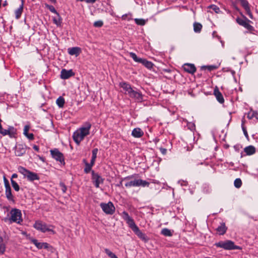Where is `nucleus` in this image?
<instances>
[{"instance_id":"1","label":"nucleus","mask_w":258,"mask_h":258,"mask_svg":"<svg viewBox=\"0 0 258 258\" xmlns=\"http://www.w3.org/2000/svg\"><path fill=\"white\" fill-rule=\"evenodd\" d=\"M121 218L126 222L129 227L134 233L142 240L145 242L148 241L149 238L145 234L143 233L136 224L134 219L130 216L125 211L120 214Z\"/></svg>"},{"instance_id":"2","label":"nucleus","mask_w":258,"mask_h":258,"mask_svg":"<svg viewBox=\"0 0 258 258\" xmlns=\"http://www.w3.org/2000/svg\"><path fill=\"white\" fill-rule=\"evenodd\" d=\"M91 127V124L86 122L74 133L73 138L77 145H79L85 137L89 135Z\"/></svg>"},{"instance_id":"3","label":"nucleus","mask_w":258,"mask_h":258,"mask_svg":"<svg viewBox=\"0 0 258 258\" xmlns=\"http://www.w3.org/2000/svg\"><path fill=\"white\" fill-rule=\"evenodd\" d=\"M11 217L10 218H6L4 219L6 222H9V224L16 223L21 224L23 221L22 218L21 211L18 209H13L10 211Z\"/></svg>"},{"instance_id":"4","label":"nucleus","mask_w":258,"mask_h":258,"mask_svg":"<svg viewBox=\"0 0 258 258\" xmlns=\"http://www.w3.org/2000/svg\"><path fill=\"white\" fill-rule=\"evenodd\" d=\"M18 169L19 172L24 176V177L27 178L29 181H33L39 179V177L37 173L33 172L22 166H19Z\"/></svg>"},{"instance_id":"5","label":"nucleus","mask_w":258,"mask_h":258,"mask_svg":"<svg viewBox=\"0 0 258 258\" xmlns=\"http://www.w3.org/2000/svg\"><path fill=\"white\" fill-rule=\"evenodd\" d=\"M119 86L122 88L121 91L123 92L125 95L130 96L140 97V94L136 89L132 88L130 84L125 82H121L119 84Z\"/></svg>"},{"instance_id":"6","label":"nucleus","mask_w":258,"mask_h":258,"mask_svg":"<svg viewBox=\"0 0 258 258\" xmlns=\"http://www.w3.org/2000/svg\"><path fill=\"white\" fill-rule=\"evenodd\" d=\"M33 226L36 229L39 230L43 233L47 231H50L53 234L55 233V231L50 228L51 227H53L52 225H47L46 224L41 221H36Z\"/></svg>"},{"instance_id":"7","label":"nucleus","mask_w":258,"mask_h":258,"mask_svg":"<svg viewBox=\"0 0 258 258\" xmlns=\"http://www.w3.org/2000/svg\"><path fill=\"white\" fill-rule=\"evenodd\" d=\"M215 245L226 250L240 249L239 246L235 245L234 243L231 240L221 241L216 243Z\"/></svg>"},{"instance_id":"8","label":"nucleus","mask_w":258,"mask_h":258,"mask_svg":"<svg viewBox=\"0 0 258 258\" xmlns=\"http://www.w3.org/2000/svg\"><path fill=\"white\" fill-rule=\"evenodd\" d=\"M130 56L137 62L141 63L148 69H151L154 64L146 59L138 57L135 53L131 52L129 53Z\"/></svg>"},{"instance_id":"9","label":"nucleus","mask_w":258,"mask_h":258,"mask_svg":"<svg viewBox=\"0 0 258 258\" xmlns=\"http://www.w3.org/2000/svg\"><path fill=\"white\" fill-rule=\"evenodd\" d=\"M100 206L102 211L107 215H112L115 210V207L111 202H109L107 203H101Z\"/></svg>"},{"instance_id":"10","label":"nucleus","mask_w":258,"mask_h":258,"mask_svg":"<svg viewBox=\"0 0 258 258\" xmlns=\"http://www.w3.org/2000/svg\"><path fill=\"white\" fill-rule=\"evenodd\" d=\"M51 155L53 159L58 161L60 164L64 165V160L63 154L57 149L50 150Z\"/></svg>"},{"instance_id":"11","label":"nucleus","mask_w":258,"mask_h":258,"mask_svg":"<svg viewBox=\"0 0 258 258\" xmlns=\"http://www.w3.org/2000/svg\"><path fill=\"white\" fill-rule=\"evenodd\" d=\"M243 17V19L238 18L236 19L237 22L240 25L243 26L246 29L249 31H252L253 30V28L252 26L249 24V22L250 21L248 20L245 16L242 15Z\"/></svg>"},{"instance_id":"12","label":"nucleus","mask_w":258,"mask_h":258,"mask_svg":"<svg viewBox=\"0 0 258 258\" xmlns=\"http://www.w3.org/2000/svg\"><path fill=\"white\" fill-rule=\"evenodd\" d=\"M239 2L242 7L244 9L246 14L248 15L249 18L251 19H253V15L251 12L249 3L246 0H236Z\"/></svg>"},{"instance_id":"13","label":"nucleus","mask_w":258,"mask_h":258,"mask_svg":"<svg viewBox=\"0 0 258 258\" xmlns=\"http://www.w3.org/2000/svg\"><path fill=\"white\" fill-rule=\"evenodd\" d=\"M26 151V146L23 144H18L15 147V155L17 156H21Z\"/></svg>"},{"instance_id":"14","label":"nucleus","mask_w":258,"mask_h":258,"mask_svg":"<svg viewBox=\"0 0 258 258\" xmlns=\"http://www.w3.org/2000/svg\"><path fill=\"white\" fill-rule=\"evenodd\" d=\"M75 73L73 72L72 70H67L66 69H62L60 72V78L62 79L66 80L70 78V77L74 76Z\"/></svg>"},{"instance_id":"15","label":"nucleus","mask_w":258,"mask_h":258,"mask_svg":"<svg viewBox=\"0 0 258 258\" xmlns=\"http://www.w3.org/2000/svg\"><path fill=\"white\" fill-rule=\"evenodd\" d=\"M92 180L96 187H99V184L102 183L103 180L102 178L97 173H95L94 171H92Z\"/></svg>"},{"instance_id":"16","label":"nucleus","mask_w":258,"mask_h":258,"mask_svg":"<svg viewBox=\"0 0 258 258\" xmlns=\"http://www.w3.org/2000/svg\"><path fill=\"white\" fill-rule=\"evenodd\" d=\"M183 69L184 71L191 74H194L196 71L195 66L191 63H185L183 66Z\"/></svg>"},{"instance_id":"17","label":"nucleus","mask_w":258,"mask_h":258,"mask_svg":"<svg viewBox=\"0 0 258 258\" xmlns=\"http://www.w3.org/2000/svg\"><path fill=\"white\" fill-rule=\"evenodd\" d=\"M227 229V228L225 225V223L222 222L220 223V225L216 228V231L219 233V234L223 235L226 233Z\"/></svg>"},{"instance_id":"18","label":"nucleus","mask_w":258,"mask_h":258,"mask_svg":"<svg viewBox=\"0 0 258 258\" xmlns=\"http://www.w3.org/2000/svg\"><path fill=\"white\" fill-rule=\"evenodd\" d=\"M81 48L78 47H74L68 49V52L71 55L78 56L81 53Z\"/></svg>"},{"instance_id":"19","label":"nucleus","mask_w":258,"mask_h":258,"mask_svg":"<svg viewBox=\"0 0 258 258\" xmlns=\"http://www.w3.org/2000/svg\"><path fill=\"white\" fill-rule=\"evenodd\" d=\"M143 135L144 132L140 128L138 127L134 128L132 132V135L135 138H141L143 136Z\"/></svg>"},{"instance_id":"20","label":"nucleus","mask_w":258,"mask_h":258,"mask_svg":"<svg viewBox=\"0 0 258 258\" xmlns=\"http://www.w3.org/2000/svg\"><path fill=\"white\" fill-rule=\"evenodd\" d=\"M5 194L8 200L10 201H14V197L12 194L11 186L5 187Z\"/></svg>"},{"instance_id":"21","label":"nucleus","mask_w":258,"mask_h":258,"mask_svg":"<svg viewBox=\"0 0 258 258\" xmlns=\"http://www.w3.org/2000/svg\"><path fill=\"white\" fill-rule=\"evenodd\" d=\"M244 151L247 155H251L255 153V148L253 146H249L245 147Z\"/></svg>"},{"instance_id":"22","label":"nucleus","mask_w":258,"mask_h":258,"mask_svg":"<svg viewBox=\"0 0 258 258\" xmlns=\"http://www.w3.org/2000/svg\"><path fill=\"white\" fill-rule=\"evenodd\" d=\"M16 131L13 126H9L8 130H6L7 135H9L11 138L14 137Z\"/></svg>"},{"instance_id":"23","label":"nucleus","mask_w":258,"mask_h":258,"mask_svg":"<svg viewBox=\"0 0 258 258\" xmlns=\"http://www.w3.org/2000/svg\"><path fill=\"white\" fill-rule=\"evenodd\" d=\"M23 4H22V5L20 6V7L15 11V17L17 19H19L23 12Z\"/></svg>"},{"instance_id":"24","label":"nucleus","mask_w":258,"mask_h":258,"mask_svg":"<svg viewBox=\"0 0 258 258\" xmlns=\"http://www.w3.org/2000/svg\"><path fill=\"white\" fill-rule=\"evenodd\" d=\"M138 179H135L132 181H130L129 182H127L125 184V186L127 187H130L132 186H138Z\"/></svg>"},{"instance_id":"25","label":"nucleus","mask_w":258,"mask_h":258,"mask_svg":"<svg viewBox=\"0 0 258 258\" xmlns=\"http://www.w3.org/2000/svg\"><path fill=\"white\" fill-rule=\"evenodd\" d=\"M98 150L97 148L94 149L92 151V158L91 160V162L92 164H94L95 162L96 159L97 158V154L98 153Z\"/></svg>"},{"instance_id":"26","label":"nucleus","mask_w":258,"mask_h":258,"mask_svg":"<svg viewBox=\"0 0 258 258\" xmlns=\"http://www.w3.org/2000/svg\"><path fill=\"white\" fill-rule=\"evenodd\" d=\"M161 234L165 236H172V232L168 228H164L162 229Z\"/></svg>"},{"instance_id":"27","label":"nucleus","mask_w":258,"mask_h":258,"mask_svg":"<svg viewBox=\"0 0 258 258\" xmlns=\"http://www.w3.org/2000/svg\"><path fill=\"white\" fill-rule=\"evenodd\" d=\"M53 23L57 26H60L61 24V19L59 14H57L56 17H53Z\"/></svg>"},{"instance_id":"28","label":"nucleus","mask_w":258,"mask_h":258,"mask_svg":"<svg viewBox=\"0 0 258 258\" xmlns=\"http://www.w3.org/2000/svg\"><path fill=\"white\" fill-rule=\"evenodd\" d=\"M202 28V25L199 23H195L194 24V30L195 32L199 33Z\"/></svg>"},{"instance_id":"29","label":"nucleus","mask_w":258,"mask_h":258,"mask_svg":"<svg viewBox=\"0 0 258 258\" xmlns=\"http://www.w3.org/2000/svg\"><path fill=\"white\" fill-rule=\"evenodd\" d=\"M64 103V98H57L56 101V103L59 108H62Z\"/></svg>"},{"instance_id":"30","label":"nucleus","mask_w":258,"mask_h":258,"mask_svg":"<svg viewBox=\"0 0 258 258\" xmlns=\"http://www.w3.org/2000/svg\"><path fill=\"white\" fill-rule=\"evenodd\" d=\"M94 165V164H92L91 162L89 163L88 162H85V168H84V172L86 173L90 172L91 170L92 167Z\"/></svg>"},{"instance_id":"31","label":"nucleus","mask_w":258,"mask_h":258,"mask_svg":"<svg viewBox=\"0 0 258 258\" xmlns=\"http://www.w3.org/2000/svg\"><path fill=\"white\" fill-rule=\"evenodd\" d=\"M31 241L37 247V248H42V242H39L37 239L34 238L31 239Z\"/></svg>"},{"instance_id":"32","label":"nucleus","mask_w":258,"mask_h":258,"mask_svg":"<svg viewBox=\"0 0 258 258\" xmlns=\"http://www.w3.org/2000/svg\"><path fill=\"white\" fill-rule=\"evenodd\" d=\"M104 251L106 254L110 258H118L117 256L108 248H105Z\"/></svg>"},{"instance_id":"33","label":"nucleus","mask_w":258,"mask_h":258,"mask_svg":"<svg viewBox=\"0 0 258 258\" xmlns=\"http://www.w3.org/2000/svg\"><path fill=\"white\" fill-rule=\"evenodd\" d=\"M136 176V174H134V175H130V176H127L123 178H122L121 181L119 182V183L117 184H116V186H122V181L123 180H129V179H133L135 177V176Z\"/></svg>"},{"instance_id":"34","label":"nucleus","mask_w":258,"mask_h":258,"mask_svg":"<svg viewBox=\"0 0 258 258\" xmlns=\"http://www.w3.org/2000/svg\"><path fill=\"white\" fill-rule=\"evenodd\" d=\"M138 186H142L143 187L149 186L150 183L149 182L142 179H138Z\"/></svg>"},{"instance_id":"35","label":"nucleus","mask_w":258,"mask_h":258,"mask_svg":"<svg viewBox=\"0 0 258 258\" xmlns=\"http://www.w3.org/2000/svg\"><path fill=\"white\" fill-rule=\"evenodd\" d=\"M234 185L235 187L239 188L242 185V181L240 178H236L234 182Z\"/></svg>"},{"instance_id":"36","label":"nucleus","mask_w":258,"mask_h":258,"mask_svg":"<svg viewBox=\"0 0 258 258\" xmlns=\"http://www.w3.org/2000/svg\"><path fill=\"white\" fill-rule=\"evenodd\" d=\"M11 182L12 184V186L13 188L17 191H18L20 189V187L18 184L13 179H11Z\"/></svg>"},{"instance_id":"37","label":"nucleus","mask_w":258,"mask_h":258,"mask_svg":"<svg viewBox=\"0 0 258 258\" xmlns=\"http://www.w3.org/2000/svg\"><path fill=\"white\" fill-rule=\"evenodd\" d=\"M135 21L137 25L143 26L146 24V21L143 19H135Z\"/></svg>"},{"instance_id":"38","label":"nucleus","mask_w":258,"mask_h":258,"mask_svg":"<svg viewBox=\"0 0 258 258\" xmlns=\"http://www.w3.org/2000/svg\"><path fill=\"white\" fill-rule=\"evenodd\" d=\"M214 94L216 97H222L221 93L219 91L217 87H216L214 89Z\"/></svg>"},{"instance_id":"39","label":"nucleus","mask_w":258,"mask_h":258,"mask_svg":"<svg viewBox=\"0 0 258 258\" xmlns=\"http://www.w3.org/2000/svg\"><path fill=\"white\" fill-rule=\"evenodd\" d=\"M6 250V246L4 243L0 244V254H3Z\"/></svg>"},{"instance_id":"40","label":"nucleus","mask_w":258,"mask_h":258,"mask_svg":"<svg viewBox=\"0 0 258 258\" xmlns=\"http://www.w3.org/2000/svg\"><path fill=\"white\" fill-rule=\"evenodd\" d=\"M103 23L102 21H97L94 23V26L95 27H101L103 26Z\"/></svg>"},{"instance_id":"41","label":"nucleus","mask_w":258,"mask_h":258,"mask_svg":"<svg viewBox=\"0 0 258 258\" xmlns=\"http://www.w3.org/2000/svg\"><path fill=\"white\" fill-rule=\"evenodd\" d=\"M217 67L215 66H203L202 67V69H206L209 71H211L212 70H215Z\"/></svg>"},{"instance_id":"42","label":"nucleus","mask_w":258,"mask_h":258,"mask_svg":"<svg viewBox=\"0 0 258 258\" xmlns=\"http://www.w3.org/2000/svg\"><path fill=\"white\" fill-rule=\"evenodd\" d=\"M210 8L212 9L216 13H219L220 12L219 8L216 5H211Z\"/></svg>"},{"instance_id":"43","label":"nucleus","mask_w":258,"mask_h":258,"mask_svg":"<svg viewBox=\"0 0 258 258\" xmlns=\"http://www.w3.org/2000/svg\"><path fill=\"white\" fill-rule=\"evenodd\" d=\"M6 130L4 129L2 127V124L0 125V134H2L3 136L7 135Z\"/></svg>"},{"instance_id":"44","label":"nucleus","mask_w":258,"mask_h":258,"mask_svg":"<svg viewBox=\"0 0 258 258\" xmlns=\"http://www.w3.org/2000/svg\"><path fill=\"white\" fill-rule=\"evenodd\" d=\"M29 128H30V126L28 125H26L25 126H24V135L26 136V135H27V134H28V131L29 130Z\"/></svg>"},{"instance_id":"45","label":"nucleus","mask_w":258,"mask_h":258,"mask_svg":"<svg viewBox=\"0 0 258 258\" xmlns=\"http://www.w3.org/2000/svg\"><path fill=\"white\" fill-rule=\"evenodd\" d=\"M4 182L5 184V187H7L10 186L9 181L8 179L6 178L5 176H4Z\"/></svg>"},{"instance_id":"46","label":"nucleus","mask_w":258,"mask_h":258,"mask_svg":"<svg viewBox=\"0 0 258 258\" xmlns=\"http://www.w3.org/2000/svg\"><path fill=\"white\" fill-rule=\"evenodd\" d=\"M178 183L180 184L181 186H187V182L182 180H179Z\"/></svg>"},{"instance_id":"47","label":"nucleus","mask_w":258,"mask_h":258,"mask_svg":"<svg viewBox=\"0 0 258 258\" xmlns=\"http://www.w3.org/2000/svg\"><path fill=\"white\" fill-rule=\"evenodd\" d=\"M60 186L61 187V190L62 191V192L63 193L66 192V190H67V187L66 186L64 185V183H60Z\"/></svg>"},{"instance_id":"48","label":"nucleus","mask_w":258,"mask_h":258,"mask_svg":"<svg viewBox=\"0 0 258 258\" xmlns=\"http://www.w3.org/2000/svg\"><path fill=\"white\" fill-rule=\"evenodd\" d=\"M76 1H79V2H85L87 3L93 4L97 0H76Z\"/></svg>"},{"instance_id":"49","label":"nucleus","mask_w":258,"mask_h":258,"mask_svg":"<svg viewBox=\"0 0 258 258\" xmlns=\"http://www.w3.org/2000/svg\"><path fill=\"white\" fill-rule=\"evenodd\" d=\"M26 137L30 140H33L34 139V135L32 133H28Z\"/></svg>"},{"instance_id":"50","label":"nucleus","mask_w":258,"mask_h":258,"mask_svg":"<svg viewBox=\"0 0 258 258\" xmlns=\"http://www.w3.org/2000/svg\"><path fill=\"white\" fill-rule=\"evenodd\" d=\"M242 129L243 134H244V136H245V137L248 138V133L247 132L246 127H242Z\"/></svg>"},{"instance_id":"51","label":"nucleus","mask_w":258,"mask_h":258,"mask_svg":"<svg viewBox=\"0 0 258 258\" xmlns=\"http://www.w3.org/2000/svg\"><path fill=\"white\" fill-rule=\"evenodd\" d=\"M49 244L46 242H42V248L47 249L49 247Z\"/></svg>"},{"instance_id":"52","label":"nucleus","mask_w":258,"mask_h":258,"mask_svg":"<svg viewBox=\"0 0 258 258\" xmlns=\"http://www.w3.org/2000/svg\"><path fill=\"white\" fill-rule=\"evenodd\" d=\"M160 151L161 152V153L163 154V155H165L166 154V152H167V150L165 148H160Z\"/></svg>"},{"instance_id":"53","label":"nucleus","mask_w":258,"mask_h":258,"mask_svg":"<svg viewBox=\"0 0 258 258\" xmlns=\"http://www.w3.org/2000/svg\"><path fill=\"white\" fill-rule=\"evenodd\" d=\"M217 101L221 104H222L224 102V98H216Z\"/></svg>"},{"instance_id":"54","label":"nucleus","mask_w":258,"mask_h":258,"mask_svg":"<svg viewBox=\"0 0 258 258\" xmlns=\"http://www.w3.org/2000/svg\"><path fill=\"white\" fill-rule=\"evenodd\" d=\"M241 127H245L244 126V123H245V118H244V116L243 117L242 119V120H241Z\"/></svg>"},{"instance_id":"55","label":"nucleus","mask_w":258,"mask_h":258,"mask_svg":"<svg viewBox=\"0 0 258 258\" xmlns=\"http://www.w3.org/2000/svg\"><path fill=\"white\" fill-rule=\"evenodd\" d=\"M254 117V113L253 112L252 114L250 115V113H249L247 115V117L249 119H251Z\"/></svg>"},{"instance_id":"56","label":"nucleus","mask_w":258,"mask_h":258,"mask_svg":"<svg viewBox=\"0 0 258 258\" xmlns=\"http://www.w3.org/2000/svg\"><path fill=\"white\" fill-rule=\"evenodd\" d=\"M33 148L37 152H38L39 151V147L36 146V145H33Z\"/></svg>"},{"instance_id":"57","label":"nucleus","mask_w":258,"mask_h":258,"mask_svg":"<svg viewBox=\"0 0 258 258\" xmlns=\"http://www.w3.org/2000/svg\"><path fill=\"white\" fill-rule=\"evenodd\" d=\"M50 10L52 12H53V13H55L56 15L58 14L57 13V12H56V11L55 10V9H54L53 7H52V8H51V9H50Z\"/></svg>"},{"instance_id":"58","label":"nucleus","mask_w":258,"mask_h":258,"mask_svg":"<svg viewBox=\"0 0 258 258\" xmlns=\"http://www.w3.org/2000/svg\"><path fill=\"white\" fill-rule=\"evenodd\" d=\"M189 128L191 130H193L195 129V125L194 124H189Z\"/></svg>"},{"instance_id":"59","label":"nucleus","mask_w":258,"mask_h":258,"mask_svg":"<svg viewBox=\"0 0 258 258\" xmlns=\"http://www.w3.org/2000/svg\"><path fill=\"white\" fill-rule=\"evenodd\" d=\"M17 177H18V175L16 173H14L12 175L11 179H13V178H17Z\"/></svg>"},{"instance_id":"60","label":"nucleus","mask_w":258,"mask_h":258,"mask_svg":"<svg viewBox=\"0 0 258 258\" xmlns=\"http://www.w3.org/2000/svg\"><path fill=\"white\" fill-rule=\"evenodd\" d=\"M3 243V237L0 235V244Z\"/></svg>"},{"instance_id":"61","label":"nucleus","mask_w":258,"mask_h":258,"mask_svg":"<svg viewBox=\"0 0 258 258\" xmlns=\"http://www.w3.org/2000/svg\"><path fill=\"white\" fill-rule=\"evenodd\" d=\"M51 2L54 3L55 2V0H50Z\"/></svg>"},{"instance_id":"62","label":"nucleus","mask_w":258,"mask_h":258,"mask_svg":"<svg viewBox=\"0 0 258 258\" xmlns=\"http://www.w3.org/2000/svg\"><path fill=\"white\" fill-rule=\"evenodd\" d=\"M189 94L190 95H194V94H192L190 92H189Z\"/></svg>"},{"instance_id":"63","label":"nucleus","mask_w":258,"mask_h":258,"mask_svg":"<svg viewBox=\"0 0 258 258\" xmlns=\"http://www.w3.org/2000/svg\"><path fill=\"white\" fill-rule=\"evenodd\" d=\"M2 119L0 118V125L1 124V122H2Z\"/></svg>"}]
</instances>
